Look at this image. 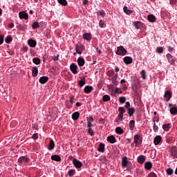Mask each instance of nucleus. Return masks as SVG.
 <instances>
[{"instance_id":"1","label":"nucleus","mask_w":177,"mask_h":177,"mask_svg":"<svg viewBox=\"0 0 177 177\" xmlns=\"http://www.w3.org/2000/svg\"><path fill=\"white\" fill-rule=\"evenodd\" d=\"M127 52L128 51L127 50V49H125V48H124V46H120L117 47V50L115 51V53L118 56H125Z\"/></svg>"},{"instance_id":"2","label":"nucleus","mask_w":177,"mask_h":177,"mask_svg":"<svg viewBox=\"0 0 177 177\" xmlns=\"http://www.w3.org/2000/svg\"><path fill=\"white\" fill-rule=\"evenodd\" d=\"M28 161H30V158L26 156H21L18 159V162L20 165H27Z\"/></svg>"},{"instance_id":"3","label":"nucleus","mask_w":177,"mask_h":177,"mask_svg":"<svg viewBox=\"0 0 177 177\" xmlns=\"http://www.w3.org/2000/svg\"><path fill=\"white\" fill-rule=\"evenodd\" d=\"M170 154L172 156V158H177V147L176 146H173L170 149Z\"/></svg>"},{"instance_id":"4","label":"nucleus","mask_w":177,"mask_h":177,"mask_svg":"<svg viewBox=\"0 0 177 177\" xmlns=\"http://www.w3.org/2000/svg\"><path fill=\"white\" fill-rule=\"evenodd\" d=\"M73 164L75 168L80 169L82 167V162L76 158H73Z\"/></svg>"},{"instance_id":"5","label":"nucleus","mask_w":177,"mask_h":177,"mask_svg":"<svg viewBox=\"0 0 177 177\" xmlns=\"http://www.w3.org/2000/svg\"><path fill=\"white\" fill-rule=\"evenodd\" d=\"M70 70L73 73V74H78V66L75 65V64L73 63L70 66Z\"/></svg>"},{"instance_id":"6","label":"nucleus","mask_w":177,"mask_h":177,"mask_svg":"<svg viewBox=\"0 0 177 177\" xmlns=\"http://www.w3.org/2000/svg\"><path fill=\"white\" fill-rule=\"evenodd\" d=\"M166 57H167V59L169 63H170V64H172V65L175 64L176 60H175V59L174 58V57L172 56V55H171V54H169V53H167V54L166 55Z\"/></svg>"},{"instance_id":"7","label":"nucleus","mask_w":177,"mask_h":177,"mask_svg":"<svg viewBox=\"0 0 177 177\" xmlns=\"http://www.w3.org/2000/svg\"><path fill=\"white\" fill-rule=\"evenodd\" d=\"M84 49L85 46H80L78 44H76L75 46L76 53H78V55H81Z\"/></svg>"},{"instance_id":"8","label":"nucleus","mask_w":177,"mask_h":177,"mask_svg":"<svg viewBox=\"0 0 177 177\" xmlns=\"http://www.w3.org/2000/svg\"><path fill=\"white\" fill-rule=\"evenodd\" d=\"M164 97L167 102H169V100L172 97V92L171 91H166Z\"/></svg>"},{"instance_id":"9","label":"nucleus","mask_w":177,"mask_h":177,"mask_svg":"<svg viewBox=\"0 0 177 177\" xmlns=\"http://www.w3.org/2000/svg\"><path fill=\"white\" fill-rule=\"evenodd\" d=\"M19 19H24V20H28V14L25 11L19 12Z\"/></svg>"},{"instance_id":"10","label":"nucleus","mask_w":177,"mask_h":177,"mask_svg":"<svg viewBox=\"0 0 177 177\" xmlns=\"http://www.w3.org/2000/svg\"><path fill=\"white\" fill-rule=\"evenodd\" d=\"M123 62L126 64H132V62H133V59L129 56H126L123 58Z\"/></svg>"},{"instance_id":"11","label":"nucleus","mask_w":177,"mask_h":177,"mask_svg":"<svg viewBox=\"0 0 177 177\" xmlns=\"http://www.w3.org/2000/svg\"><path fill=\"white\" fill-rule=\"evenodd\" d=\"M161 140H162L161 136H156L153 139V143L155 146L160 145Z\"/></svg>"},{"instance_id":"12","label":"nucleus","mask_w":177,"mask_h":177,"mask_svg":"<svg viewBox=\"0 0 177 177\" xmlns=\"http://www.w3.org/2000/svg\"><path fill=\"white\" fill-rule=\"evenodd\" d=\"M138 162L139 164H143L146 161V156L145 155H140L137 158Z\"/></svg>"},{"instance_id":"13","label":"nucleus","mask_w":177,"mask_h":177,"mask_svg":"<svg viewBox=\"0 0 177 177\" xmlns=\"http://www.w3.org/2000/svg\"><path fill=\"white\" fill-rule=\"evenodd\" d=\"M28 44L30 48H35L37 46V41L34 39H30L28 41Z\"/></svg>"},{"instance_id":"14","label":"nucleus","mask_w":177,"mask_h":177,"mask_svg":"<svg viewBox=\"0 0 177 177\" xmlns=\"http://www.w3.org/2000/svg\"><path fill=\"white\" fill-rule=\"evenodd\" d=\"M83 39H85L86 41H91L92 39V34L85 32L83 34Z\"/></svg>"},{"instance_id":"15","label":"nucleus","mask_w":177,"mask_h":177,"mask_svg":"<svg viewBox=\"0 0 177 177\" xmlns=\"http://www.w3.org/2000/svg\"><path fill=\"white\" fill-rule=\"evenodd\" d=\"M93 91V87L92 86H86L84 88V93H91Z\"/></svg>"},{"instance_id":"16","label":"nucleus","mask_w":177,"mask_h":177,"mask_svg":"<svg viewBox=\"0 0 177 177\" xmlns=\"http://www.w3.org/2000/svg\"><path fill=\"white\" fill-rule=\"evenodd\" d=\"M107 142H109V143L114 144L117 140H115V137L114 136H109L106 138Z\"/></svg>"},{"instance_id":"17","label":"nucleus","mask_w":177,"mask_h":177,"mask_svg":"<svg viewBox=\"0 0 177 177\" xmlns=\"http://www.w3.org/2000/svg\"><path fill=\"white\" fill-rule=\"evenodd\" d=\"M39 82L40 84H46V82H48V81H49V77H48V76H43V77H41L39 78Z\"/></svg>"},{"instance_id":"18","label":"nucleus","mask_w":177,"mask_h":177,"mask_svg":"<svg viewBox=\"0 0 177 177\" xmlns=\"http://www.w3.org/2000/svg\"><path fill=\"white\" fill-rule=\"evenodd\" d=\"M118 77V74H116L111 78V80L112 81V83L115 86H117V85H118V81L117 80Z\"/></svg>"},{"instance_id":"19","label":"nucleus","mask_w":177,"mask_h":177,"mask_svg":"<svg viewBox=\"0 0 177 177\" xmlns=\"http://www.w3.org/2000/svg\"><path fill=\"white\" fill-rule=\"evenodd\" d=\"M77 64L79 67H82L84 66V64H85V59L82 57H79L77 59Z\"/></svg>"},{"instance_id":"20","label":"nucleus","mask_w":177,"mask_h":177,"mask_svg":"<svg viewBox=\"0 0 177 177\" xmlns=\"http://www.w3.org/2000/svg\"><path fill=\"white\" fill-rule=\"evenodd\" d=\"M145 168L147 171H150V169H151V168H153V163H151V162H145Z\"/></svg>"},{"instance_id":"21","label":"nucleus","mask_w":177,"mask_h":177,"mask_svg":"<svg viewBox=\"0 0 177 177\" xmlns=\"http://www.w3.org/2000/svg\"><path fill=\"white\" fill-rule=\"evenodd\" d=\"M51 160H53V161H57L59 162L62 161V157H60L59 155H53L51 156Z\"/></svg>"},{"instance_id":"22","label":"nucleus","mask_w":177,"mask_h":177,"mask_svg":"<svg viewBox=\"0 0 177 177\" xmlns=\"http://www.w3.org/2000/svg\"><path fill=\"white\" fill-rule=\"evenodd\" d=\"M147 19H148V21H150V23H155L156 20L157 19L156 18V16L151 14L147 16Z\"/></svg>"},{"instance_id":"23","label":"nucleus","mask_w":177,"mask_h":177,"mask_svg":"<svg viewBox=\"0 0 177 177\" xmlns=\"http://www.w3.org/2000/svg\"><path fill=\"white\" fill-rule=\"evenodd\" d=\"M105 145L104 143H100L99 145V147L97 148V151L100 152V153H104V150H105V148H104Z\"/></svg>"},{"instance_id":"24","label":"nucleus","mask_w":177,"mask_h":177,"mask_svg":"<svg viewBox=\"0 0 177 177\" xmlns=\"http://www.w3.org/2000/svg\"><path fill=\"white\" fill-rule=\"evenodd\" d=\"M80 118V112L77 111L72 114V119L73 121H77Z\"/></svg>"},{"instance_id":"25","label":"nucleus","mask_w":177,"mask_h":177,"mask_svg":"<svg viewBox=\"0 0 177 177\" xmlns=\"http://www.w3.org/2000/svg\"><path fill=\"white\" fill-rule=\"evenodd\" d=\"M171 128H172V124L171 123L162 125V129L164 131H168L169 129H171Z\"/></svg>"},{"instance_id":"26","label":"nucleus","mask_w":177,"mask_h":177,"mask_svg":"<svg viewBox=\"0 0 177 177\" xmlns=\"http://www.w3.org/2000/svg\"><path fill=\"white\" fill-rule=\"evenodd\" d=\"M136 139H139L138 136H134L133 140H134V144L136 147H140L142 143H140V141L137 140Z\"/></svg>"},{"instance_id":"27","label":"nucleus","mask_w":177,"mask_h":177,"mask_svg":"<svg viewBox=\"0 0 177 177\" xmlns=\"http://www.w3.org/2000/svg\"><path fill=\"white\" fill-rule=\"evenodd\" d=\"M32 77H37L38 75V68L37 66L32 68Z\"/></svg>"},{"instance_id":"28","label":"nucleus","mask_w":177,"mask_h":177,"mask_svg":"<svg viewBox=\"0 0 177 177\" xmlns=\"http://www.w3.org/2000/svg\"><path fill=\"white\" fill-rule=\"evenodd\" d=\"M48 150H53L55 149V141L53 140H50L49 142Z\"/></svg>"},{"instance_id":"29","label":"nucleus","mask_w":177,"mask_h":177,"mask_svg":"<svg viewBox=\"0 0 177 177\" xmlns=\"http://www.w3.org/2000/svg\"><path fill=\"white\" fill-rule=\"evenodd\" d=\"M127 113L129 115V117H132L133 114H135V108L131 107L127 109Z\"/></svg>"},{"instance_id":"30","label":"nucleus","mask_w":177,"mask_h":177,"mask_svg":"<svg viewBox=\"0 0 177 177\" xmlns=\"http://www.w3.org/2000/svg\"><path fill=\"white\" fill-rule=\"evenodd\" d=\"M124 120V113H119L118 118L115 120V122H118V121H122Z\"/></svg>"},{"instance_id":"31","label":"nucleus","mask_w":177,"mask_h":177,"mask_svg":"<svg viewBox=\"0 0 177 177\" xmlns=\"http://www.w3.org/2000/svg\"><path fill=\"white\" fill-rule=\"evenodd\" d=\"M115 131L118 135H122L124 133V129L121 127H116Z\"/></svg>"},{"instance_id":"32","label":"nucleus","mask_w":177,"mask_h":177,"mask_svg":"<svg viewBox=\"0 0 177 177\" xmlns=\"http://www.w3.org/2000/svg\"><path fill=\"white\" fill-rule=\"evenodd\" d=\"M129 127L131 131H133V129H135V120H131Z\"/></svg>"},{"instance_id":"33","label":"nucleus","mask_w":177,"mask_h":177,"mask_svg":"<svg viewBox=\"0 0 177 177\" xmlns=\"http://www.w3.org/2000/svg\"><path fill=\"white\" fill-rule=\"evenodd\" d=\"M85 84H86V80L85 79V77H83L81 80L79 81V86L82 88V86H84V85H85Z\"/></svg>"},{"instance_id":"34","label":"nucleus","mask_w":177,"mask_h":177,"mask_svg":"<svg viewBox=\"0 0 177 177\" xmlns=\"http://www.w3.org/2000/svg\"><path fill=\"white\" fill-rule=\"evenodd\" d=\"M97 15L100 16L101 17H104V16H106V12H104L103 10H98L97 12Z\"/></svg>"},{"instance_id":"35","label":"nucleus","mask_w":177,"mask_h":177,"mask_svg":"<svg viewBox=\"0 0 177 177\" xmlns=\"http://www.w3.org/2000/svg\"><path fill=\"white\" fill-rule=\"evenodd\" d=\"M32 62L34 64H36L37 66H38V64H41V59H39V57L33 58Z\"/></svg>"},{"instance_id":"36","label":"nucleus","mask_w":177,"mask_h":177,"mask_svg":"<svg viewBox=\"0 0 177 177\" xmlns=\"http://www.w3.org/2000/svg\"><path fill=\"white\" fill-rule=\"evenodd\" d=\"M32 28L33 30H37V28H39V23L38 21H34L32 24Z\"/></svg>"},{"instance_id":"37","label":"nucleus","mask_w":177,"mask_h":177,"mask_svg":"<svg viewBox=\"0 0 177 177\" xmlns=\"http://www.w3.org/2000/svg\"><path fill=\"white\" fill-rule=\"evenodd\" d=\"M122 167H127L128 165V158L127 157H124L122 160Z\"/></svg>"},{"instance_id":"38","label":"nucleus","mask_w":177,"mask_h":177,"mask_svg":"<svg viewBox=\"0 0 177 177\" xmlns=\"http://www.w3.org/2000/svg\"><path fill=\"white\" fill-rule=\"evenodd\" d=\"M58 3L59 5H62V6H67L68 3H67V0H57Z\"/></svg>"},{"instance_id":"39","label":"nucleus","mask_w":177,"mask_h":177,"mask_svg":"<svg viewBox=\"0 0 177 177\" xmlns=\"http://www.w3.org/2000/svg\"><path fill=\"white\" fill-rule=\"evenodd\" d=\"M123 10L124 12V13H126V15H131V13H133V10H128V7L124 6L123 8Z\"/></svg>"},{"instance_id":"40","label":"nucleus","mask_w":177,"mask_h":177,"mask_svg":"<svg viewBox=\"0 0 177 177\" xmlns=\"http://www.w3.org/2000/svg\"><path fill=\"white\" fill-rule=\"evenodd\" d=\"M68 176L71 177V176H74V175H75V169H71L68 171Z\"/></svg>"},{"instance_id":"41","label":"nucleus","mask_w":177,"mask_h":177,"mask_svg":"<svg viewBox=\"0 0 177 177\" xmlns=\"http://www.w3.org/2000/svg\"><path fill=\"white\" fill-rule=\"evenodd\" d=\"M6 44H10L13 41V38L11 36H8L6 39Z\"/></svg>"},{"instance_id":"42","label":"nucleus","mask_w":177,"mask_h":177,"mask_svg":"<svg viewBox=\"0 0 177 177\" xmlns=\"http://www.w3.org/2000/svg\"><path fill=\"white\" fill-rule=\"evenodd\" d=\"M170 113L171 114H173V115L177 114V108L175 106L171 108Z\"/></svg>"},{"instance_id":"43","label":"nucleus","mask_w":177,"mask_h":177,"mask_svg":"<svg viewBox=\"0 0 177 177\" xmlns=\"http://www.w3.org/2000/svg\"><path fill=\"white\" fill-rule=\"evenodd\" d=\"M156 52L157 53H162L164 52V47L162 46L157 47Z\"/></svg>"},{"instance_id":"44","label":"nucleus","mask_w":177,"mask_h":177,"mask_svg":"<svg viewBox=\"0 0 177 177\" xmlns=\"http://www.w3.org/2000/svg\"><path fill=\"white\" fill-rule=\"evenodd\" d=\"M140 75H141L142 80H146L147 76H146V71L145 70H142L140 72Z\"/></svg>"},{"instance_id":"45","label":"nucleus","mask_w":177,"mask_h":177,"mask_svg":"<svg viewBox=\"0 0 177 177\" xmlns=\"http://www.w3.org/2000/svg\"><path fill=\"white\" fill-rule=\"evenodd\" d=\"M103 102H109L110 100V96L109 95H105L102 97Z\"/></svg>"},{"instance_id":"46","label":"nucleus","mask_w":177,"mask_h":177,"mask_svg":"<svg viewBox=\"0 0 177 177\" xmlns=\"http://www.w3.org/2000/svg\"><path fill=\"white\" fill-rule=\"evenodd\" d=\"M99 26L101 28H104V27H106V24L104 23V21L103 20H100L99 21Z\"/></svg>"},{"instance_id":"47","label":"nucleus","mask_w":177,"mask_h":177,"mask_svg":"<svg viewBox=\"0 0 177 177\" xmlns=\"http://www.w3.org/2000/svg\"><path fill=\"white\" fill-rule=\"evenodd\" d=\"M87 132L90 136H93V135H95V132H93L92 127H89Z\"/></svg>"},{"instance_id":"48","label":"nucleus","mask_w":177,"mask_h":177,"mask_svg":"<svg viewBox=\"0 0 177 177\" xmlns=\"http://www.w3.org/2000/svg\"><path fill=\"white\" fill-rule=\"evenodd\" d=\"M118 111H119L120 113H122L124 114V113H125L127 111L125 110V107H124V106H120V107L118 108Z\"/></svg>"},{"instance_id":"49","label":"nucleus","mask_w":177,"mask_h":177,"mask_svg":"<svg viewBox=\"0 0 177 177\" xmlns=\"http://www.w3.org/2000/svg\"><path fill=\"white\" fill-rule=\"evenodd\" d=\"M126 101H127V98H125V97L124 96L120 97L119 98L120 103H125Z\"/></svg>"},{"instance_id":"50","label":"nucleus","mask_w":177,"mask_h":177,"mask_svg":"<svg viewBox=\"0 0 177 177\" xmlns=\"http://www.w3.org/2000/svg\"><path fill=\"white\" fill-rule=\"evenodd\" d=\"M153 131L154 132L158 131V126L156 125V120H153Z\"/></svg>"},{"instance_id":"51","label":"nucleus","mask_w":177,"mask_h":177,"mask_svg":"<svg viewBox=\"0 0 177 177\" xmlns=\"http://www.w3.org/2000/svg\"><path fill=\"white\" fill-rule=\"evenodd\" d=\"M134 136H138V139H136V140H138L140 143H142L143 138L140 136V134H136Z\"/></svg>"},{"instance_id":"52","label":"nucleus","mask_w":177,"mask_h":177,"mask_svg":"<svg viewBox=\"0 0 177 177\" xmlns=\"http://www.w3.org/2000/svg\"><path fill=\"white\" fill-rule=\"evenodd\" d=\"M140 21H136L134 23V27L137 29V30H139L140 27H139V24H140Z\"/></svg>"},{"instance_id":"53","label":"nucleus","mask_w":177,"mask_h":177,"mask_svg":"<svg viewBox=\"0 0 177 177\" xmlns=\"http://www.w3.org/2000/svg\"><path fill=\"white\" fill-rule=\"evenodd\" d=\"M167 175H172V174H174V170L171 168H169L167 169Z\"/></svg>"},{"instance_id":"54","label":"nucleus","mask_w":177,"mask_h":177,"mask_svg":"<svg viewBox=\"0 0 177 177\" xmlns=\"http://www.w3.org/2000/svg\"><path fill=\"white\" fill-rule=\"evenodd\" d=\"M74 100H75L74 95H72L71 97H70L69 102H70L71 104H74Z\"/></svg>"},{"instance_id":"55","label":"nucleus","mask_w":177,"mask_h":177,"mask_svg":"<svg viewBox=\"0 0 177 177\" xmlns=\"http://www.w3.org/2000/svg\"><path fill=\"white\" fill-rule=\"evenodd\" d=\"M31 138L32 139H34V140H37L39 136H38V133H34Z\"/></svg>"},{"instance_id":"56","label":"nucleus","mask_w":177,"mask_h":177,"mask_svg":"<svg viewBox=\"0 0 177 177\" xmlns=\"http://www.w3.org/2000/svg\"><path fill=\"white\" fill-rule=\"evenodd\" d=\"M114 75V71H109L107 72L108 77H112Z\"/></svg>"},{"instance_id":"57","label":"nucleus","mask_w":177,"mask_h":177,"mask_svg":"<svg viewBox=\"0 0 177 177\" xmlns=\"http://www.w3.org/2000/svg\"><path fill=\"white\" fill-rule=\"evenodd\" d=\"M148 177H157V174L154 172H151L148 174Z\"/></svg>"},{"instance_id":"58","label":"nucleus","mask_w":177,"mask_h":177,"mask_svg":"<svg viewBox=\"0 0 177 177\" xmlns=\"http://www.w3.org/2000/svg\"><path fill=\"white\" fill-rule=\"evenodd\" d=\"M124 107L128 110L129 109H131V103L129 102H127L126 104L124 105Z\"/></svg>"},{"instance_id":"59","label":"nucleus","mask_w":177,"mask_h":177,"mask_svg":"<svg viewBox=\"0 0 177 177\" xmlns=\"http://www.w3.org/2000/svg\"><path fill=\"white\" fill-rule=\"evenodd\" d=\"M170 5H176L177 4V0H169Z\"/></svg>"},{"instance_id":"60","label":"nucleus","mask_w":177,"mask_h":177,"mask_svg":"<svg viewBox=\"0 0 177 177\" xmlns=\"http://www.w3.org/2000/svg\"><path fill=\"white\" fill-rule=\"evenodd\" d=\"M53 60L54 62H57V60H59V54L57 55L53 56Z\"/></svg>"},{"instance_id":"61","label":"nucleus","mask_w":177,"mask_h":177,"mask_svg":"<svg viewBox=\"0 0 177 177\" xmlns=\"http://www.w3.org/2000/svg\"><path fill=\"white\" fill-rule=\"evenodd\" d=\"M115 93H122V91H121V88H116L115 90Z\"/></svg>"},{"instance_id":"62","label":"nucleus","mask_w":177,"mask_h":177,"mask_svg":"<svg viewBox=\"0 0 177 177\" xmlns=\"http://www.w3.org/2000/svg\"><path fill=\"white\" fill-rule=\"evenodd\" d=\"M22 50H23V52H28V47H27V46H23Z\"/></svg>"},{"instance_id":"63","label":"nucleus","mask_w":177,"mask_h":177,"mask_svg":"<svg viewBox=\"0 0 177 177\" xmlns=\"http://www.w3.org/2000/svg\"><path fill=\"white\" fill-rule=\"evenodd\" d=\"M3 44V35H0V45H2Z\"/></svg>"},{"instance_id":"64","label":"nucleus","mask_w":177,"mask_h":177,"mask_svg":"<svg viewBox=\"0 0 177 177\" xmlns=\"http://www.w3.org/2000/svg\"><path fill=\"white\" fill-rule=\"evenodd\" d=\"M18 28L19 30H23L24 28V26L19 24V25H18Z\"/></svg>"}]
</instances>
